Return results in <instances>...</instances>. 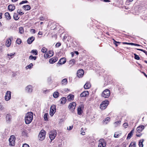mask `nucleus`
<instances>
[{"label":"nucleus","mask_w":147,"mask_h":147,"mask_svg":"<svg viewBox=\"0 0 147 147\" xmlns=\"http://www.w3.org/2000/svg\"><path fill=\"white\" fill-rule=\"evenodd\" d=\"M33 113L31 112H28L26 114L25 118V122L26 124L30 123L33 119Z\"/></svg>","instance_id":"obj_1"},{"label":"nucleus","mask_w":147,"mask_h":147,"mask_svg":"<svg viewBox=\"0 0 147 147\" xmlns=\"http://www.w3.org/2000/svg\"><path fill=\"white\" fill-rule=\"evenodd\" d=\"M56 130H53L50 131L49 133V137L51 140H53L57 135Z\"/></svg>","instance_id":"obj_2"},{"label":"nucleus","mask_w":147,"mask_h":147,"mask_svg":"<svg viewBox=\"0 0 147 147\" xmlns=\"http://www.w3.org/2000/svg\"><path fill=\"white\" fill-rule=\"evenodd\" d=\"M109 103V101L107 100L102 101L100 105V108L102 110L105 109L106 108Z\"/></svg>","instance_id":"obj_3"},{"label":"nucleus","mask_w":147,"mask_h":147,"mask_svg":"<svg viewBox=\"0 0 147 147\" xmlns=\"http://www.w3.org/2000/svg\"><path fill=\"white\" fill-rule=\"evenodd\" d=\"M45 131L44 130H41L38 136L39 139L41 140H44L45 137Z\"/></svg>","instance_id":"obj_4"},{"label":"nucleus","mask_w":147,"mask_h":147,"mask_svg":"<svg viewBox=\"0 0 147 147\" xmlns=\"http://www.w3.org/2000/svg\"><path fill=\"white\" fill-rule=\"evenodd\" d=\"M110 94V92L109 90L107 89L104 90L102 94V96L105 98H107Z\"/></svg>","instance_id":"obj_5"},{"label":"nucleus","mask_w":147,"mask_h":147,"mask_svg":"<svg viewBox=\"0 0 147 147\" xmlns=\"http://www.w3.org/2000/svg\"><path fill=\"white\" fill-rule=\"evenodd\" d=\"M15 140L16 139L14 136L13 135L11 136L9 140V145L11 146H14L15 144Z\"/></svg>","instance_id":"obj_6"},{"label":"nucleus","mask_w":147,"mask_h":147,"mask_svg":"<svg viewBox=\"0 0 147 147\" xmlns=\"http://www.w3.org/2000/svg\"><path fill=\"white\" fill-rule=\"evenodd\" d=\"M56 106L54 105H52L50 109V114L51 116H52L56 112Z\"/></svg>","instance_id":"obj_7"},{"label":"nucleus","mask_w":147,"mask_h":147,"mask_svg":"<svg viewBox=\"0 0 147 147\" xmlns=\"http://www.w3.org/2000/svg\"><path fill=\"white\" fill-rule=\"evenodd\" d=\"M98 143V147H105L106 145L105 142L103 139H100Z\"/></svg>","instance_id":"obj_8"},{"label":"nucleus","mask_w":147,"mask_h":147,"mask_svg":"<svg viewBox=\"0 0 147 147\" xmlns=\"http://www.w3.org/2000/svg\"><path fill=\"white\" fill-rule=\"evenodd\" d=\"M11 98V92L9 91H7L6 93L5 97V99L6 101H8Z\"/></svg>","instance_id":"obj_9"},{"label":"nucleus","mask_w":147,"mask_h":147,"mask_svg":"<svg viewBox=\"0 0 147 147\" xmlns=\"http://www.w3.org/2000/svg\"><path fill=\"white\" fill-rule=\"evenodd\" d=\"M25 90L27 92L31 93L33 90L32 86L30 85H28L26 87Z\"/></svg>","instance_id":"obj_10"},{"label":"nucleus","mask_w":147,"mask_h":147,"mask_svg":"<svg viewBox=\"0 0 147 147\" xmlns=\"http://www.w3.org/2000/svg\"><path fill=\"white\" fill-rule=\"evenodd\" d=\"M76 106V103L75 102H73L69 104L68 108L71 111H73L75 109Z\"/></svg>","instance_id":"obj_11"},{"label":"nucleus","mask_w":147,"mask_h":147,"mask_svg":"<svg viewBox=\"0 0 147 147\" xmlns=\"http://www.w3.org/2000/svg\"><path fill=\"white\" fill-rule=\"evenodd\" d=\"M84 71L83 69H81L78 70L77 73V76L78 78L82 77L84 74Z\"/></svg>","instance_id":"obj_12"},{"label":"nucleus","mask_w":147,"mask_h":147,"mask_svg":"<svg viewBox=\"0 0 147 147\" xmlns=\"http://www.w3.org/2000/svg\"><path fill=\"white\" fill-rule=\"evenodd\" d=\"M66 61V59L65 58H62L61 59L57 64V66H58L60 65L64 64Z\"/></svg>","instance_id":"obj_13"},{"label":"nucleus","mask_w":147,"mask_h":147,"mask_svg":"<svg viewBox=\"0 0 147 147\" xmlns=\"http://www.w3.org/2000/svg\"><path fill=\"white\" fill-rule=\"evenodd\" d=\"M12 37L9 38L6 40L5 43V45L7 47H9L11 44V39H12Z\"/></svg>","instance_id":"obj_14"},{"label":"nucleus","mask_w":147,"mask_h":147,"mask_svg":"<svg viewBox=\"0 0 147 147\" xmlns=\"http://www.w3.org/2000/svg\"><path fill=\"white\" fill-rule=\"evenodd\" d=\"M84 108V105H80L78 109V113L79 115H81L82 113V110Z\"/></svg>","instance_id":"obj_15"},{"label":"nucleus","mask_w":147,"mask_h":147,"mask_svg":"<svg viewBox=\"0 0 147 147\" xmlns=\"http://www.w3.org/2000/svg\"><path fill=\"white\" fill-rule=\"evenodd\" d=\"M144 129V125H141L137 127L136 128V130L137 132H138L139 133H140Z\"/></svg>","instance_id":"obj_16"},{"label":"nucleus","mask_w":147,"mask_h":147,"mask_svg":"<svg viewBox=\"0 0 147 147\" xmlns=\"http://www.w3.org/2000/svg\"><path fill=\"white\" fill-rule=\"evenodd\" d=\"M58 60L57 57H54L50 59L49 61V62L51 64H53Z\"/></svg>","instance_id":"obj_17"},{"label":"nucleus","mask_w":147,"mask_h":147,"mask_svg":"<svg viewBox=\"0 0 147 147\" xmlns=\"http://www.w3.org/2000/svg\"><path fill=\"white\" fill-rule=\"evenodd\" d=\"M89 94V92L88 91H85L81 93L80 96L81 97H85L87 95H88Z\"/></svg>","instance_id":"obj_18"},{"label":"nucleus","mask_w":147,"mask_h":147,"mask_svg":"<svg viewBox=\"0 0 147 147\" xmlns=\"http://www.w3.org/2000/svg\"><path fill=\"white\" fill-rule=\"evenodd\" d=\"M35 38L34 36H32L29 38L27 40V43L29 44H31L32 42L34 40Z\"/></svg>","instance_id":"obj_19"},{"label":"nucleus","mask_w":147,"mask_h":147,"mask_svg":"<svg viewBox=\"0 0 147 147\" xmlns=\"http://www.w3.org/2000/svg\"><path fill=\"white\" fill-rule=\"evenodd\" d=\"M9 11H13L15 8V6L13 5H10L8 7Z\"/></svg>","instance_id":"obj_20"},{"label":"nucleus","mask_w":147,"mask_h":147,"mask_svg":"<svg viewBox=\"0 0 147 147\" xmlns=\"http://www.w3.org/2000/svg\"><path fill=\"white\" fill-rule=\"evenodd\" d=\"M91 87V84L89 82H87L84 86V88L85 89H89Z\"/></svg>","instance_id":"obj_21"},{"label":"nucleus","mask_w":147,"mask_h":147,"mask_svg":"<svg viewBox=\"0 0 147 147\" xmlns=\"http://www.w3.org/2000/svg\"><path fill=\"white\" fill-rule=\"evenodd\" d=\"M134 129H132L130 132L129 133V134L128 135V136H127V140H129V139L133 135V133L134 132Z\"/></svg>","instance_id":"obj_22"},{"label":"nucleus","mask_w":147,"mask_h":147,"mask_svg":"<svg viewBox=\"0 0 147 147\" xmlns=\"http://www.w3.org/2000/svg\"><path fill=\"white\" fill-rule=\"evenodd\" d=\"M74 98V96L73 95L70 94L67 96V99L68 100L70 101L73 100Z\"/></svg>","instance_id":"obj_23"},{"label":"nucleus","mask_w":147,"mask_h":147,"mask_svg":"<svg viewBox=\"0 0 147 147\" xmlns=\"http://www.w3.org/2000/svg\"><path fill=\"white\" fill-rule=\"evenodd\" d=\"M75 61L74 59L70 60L69 62V66H70V67H71L74 64Z\"/></svg>","instance_id":"obj_24"},{"label":"nucleus","mask_w":147,"mask_h":147,"mask_svg":"<svg viewBox=\"0 0 147 147\" xmlns=\"http://www.w3.org/2000/svg\"><path fill=\"white\" fill-rule=\"evenodd\" d=\"M23 8L25 10H28L30 9V7L29 5H24L23 6Z\"/></svg>","instance_id":"obj_25"},{"label":"nucleus","mask_w":147,"mask_h":147,"mask_svg":"<svg viewBox=\"0 0 147 147\" xmlns=\"http://www.w3.org/2000/svg\"><path fill=\"white\" fill-rule=\"evenodd\" d=\"M121 121H118L115 122L114 124L113 125L115 127H116L119 125L121 123Z\"/></svg>","instance_id":"obj_26"},{"label":"nucleus","mask_w":147,"mask_h":147,"mask_svg":"<svg viewBox=\"0 0 147 147\" xmlns=\"http://www.w3.org/2000/svg\"><path fill=\"white\" fill-rule=\"evenodd\" d=\"M5 16L7 20H9L11 18V17L9 14L8 12H6L5 13Z\"/></svg>","instance_id":"obj_27"},{"label":"nucleus","mask_w":147,"mask_h":147,"mask_svg":"<svg viewBox=\"0 0 147 147\" xmlns=\"http://www.w3.org/2000/svg\"><path fill=\"white\" fill-rule=\"evenodd\" d=\"M144 141V140L142 139L140 140L139 142V146L140 147H143V143Z\"/></svg>","instance_id":"obj_28"},{"label":"nucleus","mask_w":147,"mask_h":147,"mask_svg":"<svg viewBox=\"0 0 147 147\" xmlns=\"http://www.w3.org/2000/svg\"><path fill=\"white\" fill-rule=\"evenodd\" d=\"M61 104H65L66 101V99L65 97L62 98L60 100Z\"/></svg>","instance_id":"obj_29"},{"label":"nucleus","mask_w":147,"mask_h":147,"mask_svg":"<svg viewBox=\"0 0 147 147\" xmlns=\"http://www.w3.org/2000/svg\"><path fill=\"white\" fill-rule=\"evenodd\" d=\"M11 119V116L9 114H7L6 116V120L7 121H10Z\"/></svg>","instance_id":"obj_30"},{"label":"nucleus","mask_w":147,"mask_h":147,"mask_svg":"<svg viewBox=\"0 0 147 147\" xmlns=\"http://www.w3.org/2000/svg\"><path fill=\"white\" fill-rule=\"evenodd\" d=\"M110 118L109 117H107L106 118L105 120H104V123L105 124H107L110 121Z\"/></svg>","instance_id":"obj_31"},{"label":"nucleus","mask_w":147,"mask_h":147,"mask_svg":"<svg viewBox=\"0 0 147 147\" xmlns=\"http://www.w3.org/2000/svg\"><path fill=\"white\" fill-rule=\"evenodd\" d=\"M136 143L135 142H131L129 145V147H136Z\"/></svg>","instance_id":"obj_32"},{"label":"nucleus","mask_w":147,"mask_h":147,"mask_svg":"<svg viewBox=\"0 0 147 147\" xmlns=\"http://www.w3.org/2000/svg\"><path fill=\"white\" fill-rule=\"evenodd\" d=\"M13 18L15 20H18L19 18L18 17V15L16 13H14L13 14Z\"/></svg>","instance_id":"obj_33"},{"label":"nucleus","mask_w":147,"mask_h":147,"mask_svg":"<svg viewBox=\"0 0 147 147\" xmlns=\"http://www.w3.org/2000/svg\"><path fill=\"white\" fill-rule=\"evenodd\" d=\"M62 84L63 85H66L67 83V79L65 78L63 79L62 81Z\"/></svg>","instance_id":"obj_34"},{"label":"nucleus","mask_w":147,"mask_h":147,"mask_svg":"<svg viewBox=\"0 0 147 147\" xmlns=\"http://www.w3.org/2000/svg\"><path fill=\"white\" fill-rule=\"evenodd\" d=\"M59 92H55L53 93V96L55 98H57L58 97L59 95Z\"/></svg>","instance_id":"obj_35"},{"label":"nucleus","mask_w":147,"mask_h":147,"mask_svg":"<svg viewBox=\"0 0 147 147\" xmlns=\"http://www.w3.org/2000/svg\"><path fill=\"white\" fill-rule=\"evenodd\" d=\"M33 66V64L32 63H31L29 65L27 66L26 67V69H31L32 68V67Z\"/></svg>","instance_id":"obj_36"},{"label":"nucleus","mask_w":147,"mask_h":147,"mask_svg":"<svg viewBox=\"0 0 147 147\" xmlns=\"http://www.w3.org/2000/svg\"><path fill=\"white\" fill-rule=\"evenodd\" d=\"M7 131V130L6 131L5 130L3 132H2V135L3 137L6 136L7 135L8 132Z\"/></svg>","instance_id":"obj_37"},{"label":"nucleus","mask_w":147,"mask_h":147,"mask_svg":"<svg viewBox=\"0 0 147 147\" xmlns=\"http://www.w3.org/2000/svg\"><path fill=\"white\" fill-rule=\"evenodd\" d=\"M24 32V30L23 28L22 27H20L19 28V33L21 34H22Z\"/></svg>","instance_id":"obj_38"},{"label":"nucleus","mask_w":147,"mask_h":147,"mask_svg":"<svg viewBox=\"0 0 147 147\" xmlns=\"http://www.w3.org/2000/svg\"><path fill=\"white\" fill-rule=\"evenodd\" d=\"M48 53L49 55V57H50L52 56L54 54L53 52V51H49Z\"/></svg>","instance_id":"obj_39"},{"label":"nucleus","mask_w":147,"mask_h":147,"mask_svg":"<svg viewBox=\"0 0 147 147\" xmlns=\"http://www.w3.org/2000/svg\"><path fill=\"white\" fill-rule=\"evenodd\" d=\"M36 59V56H33L32 55H30L29 56V59L30 60L34 59L35 60Z\"/></svg>","instance_id":"obj_40"},{"label":"nucleus","mask_w":147,"mask_h":147,"mask_svg":"<svg viewBox=\"0 0 147 147\" xmlns=\"http://www.w3.org/2000/svg\"><path fill=\"white\" fill-rule=\"evenodd\" d=\"M31 53H33L35 55H36L38 54L37 51V50H32L31 51Z\"/></svg>","instance_id":"obj_41"},{"label":"nucleus","mask_w":147,"mask_h":147,"mask_svg":"<svg viewBox=\"0 0 147 147\" xmlns=\"http://www.w3.org/2000/svg\"><path fill=\"white\" fill-rule=\"evenodd\" d=\"M17 44L20 45L21 44L22 42V40L20 38H18L16 41Z\"/></svg>","instance_id":"obj_42"},{"label":"nucleus","mask_w":147,"mask_h":147,"mask_svg":"<svg viewBox=\"0 0 147 147\" xmlns=\"http://www.w3.org/2000/svg\"><path fill=\"white\" fill-rule=\"evenodd\" d=\"M47 51V49L45 47H43L41 51L43 53H46Z\"/></svg>","instance_id":"obj_43"},{"label":"nucleus","mask_w":147,"mask_h":147,"mask_svg":"<svg viewBox=\"0 0 147 147\" xmlns=\"http://www.w3.org/2000/svg\"><path fill=\"white\" fill-rule=\"evenodd\" d=\"M18 13H19V14L21 15H22L24 14V13L22 12L21 11V9H18L17 10Z\"/></svg>","instance_id":"obj_44"},{"label":"nucleus","mask_w":147,"mask_h":147,"mask_svg":"<svg viewBox=\"0 0 147 147\" xmlns=\"http://www.w3.org/2000/svg\"><path fill=\"white\" fill-rule=\"evenodd\" d=\"M15 54V53H11L10 54H8L7 55L8 56L10 57L11 58H13V56Z\"/></svg>","instance_id":"obj_45"},{"label":"nucleus","mask_w":147,"mask_h":147,"mask_svg":"<svg viewBox=\"0 0 147 147\" xmlns=\"http://www.w3.org/2000/svg\"><path fill=\"white\" fill-rule=\"evenodd\" d=\"M48 114L47 113H45L44 115V118L45 120L46 121L47 120L48 118Z\"/></svg>","instance_id":"obj_46"},{"label":"nucleus","mask_w":147,"mask_h":147,"mask_svg":"<svg viewBox=\"0 0 147 147\" xmlns=\"http://www.w3.org/2000/svg\"><path fill=\"white\" fill-rule=\"evenodd\" d=\"M134 55L135 56L134 58L135 59L137 60H138L140 59V57L138 55H137L136 54H134Z\"/></svg>","instance_id":"obj_47"},{"label":"nucleus","mask_w":147,"mask_h":147,"mask_svg":"<svg viewBox=\"0 0 147 147\" xmlns=\"http://www.w3.org/2000/svg\"><path fill=\"white\" fill-rule=\"evenodd\" d=\"M128 126V124L127 123H125L123 124V126L125 128H127Z\"/></svg>","instance_id":"obj_48"},{"label":"nucleus","mask_w":147,"mask_h":147,"mask_svg":"<svg viewBox=\"0 0 147 147\" xmlns=\"http://www.w3.org/2000/svg\"><path fill=\"white\" fill-rule=\"evenodd\" d=\"M136 49L140 51L143 52L144 53L146 54V55H147V52H146L145 51L143 50V49Z\"/></svg>","instance_id":"obj_49"},{"label":"nucleus","mask_w":147,"mask_h":147,"mask_svg":"<svg viewBox=\"0 0 147 147\" xmlns=\"http://www.w3.org/2000/svg\"><path fill=\"white\" fill-rule=\"evenodd\" d=\"M49 55L48 53H45L44 55V57L45 58H47L48 57H50L49 56Z\"/></svg>","instance_id":"obj_50"},{"label":"nucleus","mask_w":147,"mask_h":147,"mask_svg":"<svg viewBox=\"0 0 147 147\" xmlns=\"http://www.w3.org/2000/svg\"><path fill=\"white\" fill-rule=\"evenodd\" d=\"M28 2L27 1H26V0L23 1H22L21 2H20L19 3V4L21 5L22 4H24V3H28Z\"/></svg>","instance_id":"obj_51"},{"label":"nucleus","mask_w":147,"mask_h":147,"mask_svg":"<svg viewBox=\"0 0 147 147\" xmlns=\"http://www.w3.org/2000/svg\"><path fill=\"white\" fill-rule=\"evenodd\" d=\"M22 147H30V146L28 144H24L23 145Z\"/></svg>","instance_id":"obj_52"},{"label":"nucleus","mask_w":147,"mask_h":147,"mask_svg":"<svg viewBox=\"0 0 147 147\" xmlns=\"http://www.w3.org/2000/svg\"><path fill=\"white\" fill-rule=\"evenodd\" d=\"M22 135L24 136H26V133L25 131H23L22 132Z\"/></svg>","instance_id":"obj_53"},{"label":"nucleus","mask_w":147,"mask_h":147,"mask_svg":"<svg viewBox=\"0 0 147 147\" xmlns=\"http://www.w3.org/2000/svg\"><path fill=\"white\" fill-rule=\"evenodd\" d=\"M113 43L114 44H116V43H120V42H117L115 41V40L114 39H113Z\"/></svg>","instance_id":"obj_54"},{"label":"nucleus","mask_w":147,"mask_h":147,"mask_svg":"<svg viewBox=\"0 0 147 147\" xmlns=\"http://www.w3.org/2000/svg\"><path fill=\"white\" fill-rule=\"evenodd\" d=\"M73 128V126H69V127H67V129L68 130H71Z\"/></svg>","instance_id":"obj_55"},{"label":"nucleus","mask_w":147,"mask_h":147,"mask_svg":"<svg viewBox=\"0 0 147 147\" xmlns=\"http://www.w3.org/2000/svg\"><path fill=\"white\" fill-rule=\"evenodd\" d=\"M31 32L33 33L34 34L35 33V30L34 29H31Z\"/></svg>","instance_id":"obj_56"},{"label":"nucleus","mask_w":147,"mask_h":147,"mask_svg":"<svg viewBox=\"0 0 147 147\" xmlns=\"http://www.w3.org/2000/svg\"><path fill=\"white\" fill-rule=\"evenodd\" d=\"M61 44L60 43H57L56 45V46L57 47H59L60 46Z\"/></svg>","instance_id":"obj_57"},{"label":"nucleus","mask_w":147,"mask_h":147,"mask_svg":"<svg viewBox=\"0 0 147 147\" xmlns=\"http://www.w3.org/2000/svg\"><path fill=\"white\" fill-rule=\"evenodd\" d=\"M131 45H135L136 46H139L140 45L138 44H135L133 43H131Z\"/></svg>","instance_id":"obj_58"},{"label":"nucleus","mask_w":147,"mask_h":147,"mask_svg":"<svg viewBox=\"0 0 147 147\" xmlns=\"http://www.w3.org/2000/svg\"><path fill=\"white\" fill-rule=\"evenodd\" d=\"M123 43L124 44H127V45H131V43H128V42H123Z\"/></svg>","instance_id":"obj_59"},{"label":"nucleus","mask_w":147,"mask_h":147,"mask_svg":"<svg viewBox=\"0 0 147 147\" xmlns=\"http://www.w3.org/2000/svg\"><path fill=\"white\" fill-rule=\"evenodd\" d=\"M133 0H127L126 1V3L127 4H128L129 2H131L133 1Z\"/></svg>","instance_id":"obj_60"},{"label":"nucleus","mask_w":147,"mask_h":147,"mask_svg":"<svg viewBox=\"0 0 147 147\" xmlns=\"http://www.w3.org/2000/svg\"><path fill=\"white\" fill-rule=\"evenodd\" d=\"M119 135L118 134H115L114 135V137L115 138H118L119 137Z\"/></svg>","instance_id":"obj_61"},{"label":"nucleus","mask_w":147,"mask_h":147,"mask_svg":"<svg viewBox=\"0 0 147 147\" xmlns=\"http://www.w3.org/2000/svg\"><path fill=\"white\" fill-rule=\"evenodd\" d=\"M40 20H44V18L42 17H40Z\"/></svg>","instance_id":"obj_62"},{"label":"nucleus","mask_w":147,"mask_h":147,"mask_svg":"<svg viewBox=\"0 0 147 147\" xmlns=\"http://www.w3.org/2000/svg\"><path fill=\"white\" fill-rule=\"evenodd\" d=\"M142 135V134H137L136 135V136L137 137H140Z\"/></svg>","instance_id":"obj_63"},{"label":"nucleus","mask_w":147,"mask_h":147,"mask_svg":"<svg viewBox=\"0 0 147 147\" xmlns=\"http://www.w3.org/2000/svg\"><path fill=\"white\" fill-rule=\"evenodd\" d=\"M38 34L39 35H42V32H41L40 31H39L38 32Z\"/></svg>","instance_id":"obj_64"}]
</instances>
